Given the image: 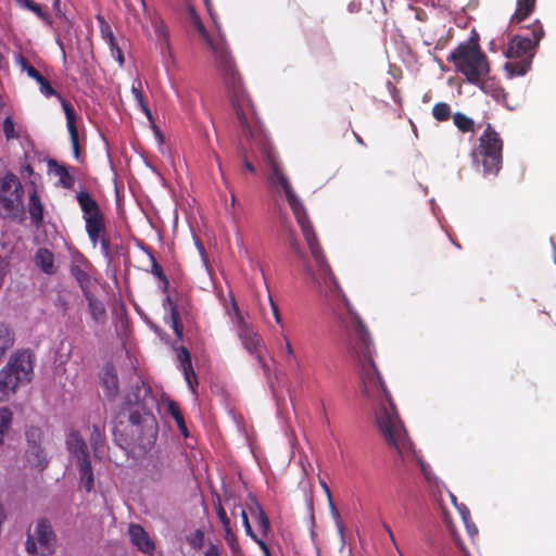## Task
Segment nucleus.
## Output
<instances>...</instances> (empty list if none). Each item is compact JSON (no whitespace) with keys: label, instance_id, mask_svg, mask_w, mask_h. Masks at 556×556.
<instances>
[{"label":"nucleus","instance_id":"nucleus-1","mask_svg":"<svg viewBox=\"0 0 556 556\" xmlns=\"http://www.w3.org/2000/svg\"><path fill=\"white\" fill-rule=\"evenodd\" d=\"M302 233L317 267L316 275L309 267L306 268V273L312 276L327 299L341 300L346 308L348 317L341 319V325L346 329L349 353L358 366L363 394L375 405L377 427L387 444L396 450L402 460H410L415 457L413 443L407 437L392 403L391 394L374 362L375 346L368 328L340 287L314 227L303 230Z\"/></svg>","mask_w":556,"mask_h":556},{"label":"nucleus","instance_id":"nucleus-2","mask_svg":"<svg viewBox=\"0 0 556 556\" xmlns=\"http://www.w3.org/2000/svg\"><path fill=\"white\" fill-rule=\"evenodd\" d=\"M240 126L243 132L247 134L249 138H251L252 140L260 144L262 157L270 169L268 180L274 187H281V189L283 190L288 204L301 228V231L312 227L313 224L307 215V212L302 201L294 192L288 177L285 175L283 170L280 167V164L277 161V153L260 121V117H256L251 122H248L247 125Z\"/></svg>","mask_w":556,"mask_h":556},{"label":"nucleus","instance_id":"nucleus-3","mask_svg":"<svg viewBox=\"0 0 556 556\" xmlns=\"http://www.w3.org/2000/svg\"><path fill=\"white\" fill-rule=\"evenodd\" d=\"M207 46L213 52L215 65L224 78L238 124L247 125L248 122L258 117V115L243 85L229 47L223 38L218 41L212 40Z\"/></svg>","mask_w":556,"mask_h":556},{"label":"nucleus","instance_id":"nucleus-4","mask_svg":"<svg viewBox=\"0 0 556 556\" xmlns=\"http://www.w3.org/2000/svg\"><path fill=\"white\" fill-rule=\"evenodd\" d=\"M149 393L144 386H132L126 394L124 407L130 412V434L134 443L140 447H148L157 437V422L152 413L144 407L143 400Z\"/></svg>","mask_w":556,"mask_h":556},{"label":"nucleus","instance_id":"nucleus-5","mask_svg":"<svg viewBox=\"0 0 556 556\" xmlns=\"http://www.w3.org/2000/svg\"><path fill=\"white\" fill-rule=\"evenodd\" d=\"M544 34L541 22L536 20L526 28L525 34L515 35L510 39L505 52L510 60L505 64L508 77L522 76L530 70L535 49Z\"/></svg>","mask_w":556,"mask_h":556},{"label":"nucleus","instance_id":"nucleus-6","mask_svg":"<svg viewBox=\"0 0 556 556\" xmlns=\"http://www.w3.org/2000/svg\"><path fill=\"white\" fill-rule=\"evenodd\" d=\"M448 60L469 84L483 89L485 78L490 74V63L477 40L460 42L451 52Z\"/></svg>","mask_w":556,"mask_h":556},{"label":"nucleus","instance_id":"nucleus-7","mask_svg":"<svg viewBox=\"0 0 556 556\" xmlns=\"http://www.w3.org/2000/svg\"><path fill=\"white\" fill-rule=\"evenodd\" d=\"M76 200L83 212L85 229L93 247L100 244L102 255L108 262L112 261V245L110 233L106 230L104 214L98 202L88 191H80L76 194Z\"/></svg>","mask_w":556,"mask_h":556},{"label":"nucleus","instance_id":"nucleus-8","mask_svg":"<svg viewBox=\"0 0 556 556\" xmlns=\"http://www.w3.org/2000/svg\"><path fill=\"white\" fill-rule=\"evenodd\" d=\"M34 375L33 354L28 350L15 352L0 369V402L9 401L21 386L31 381Z\"/></svg>","mask_w":556,"mask_h":556},{"label":"nucleus","instance_id":"nucleus-9","mask_svg":"<svg viewBox=\"0 0 556 556\" xmlns=\"http://www.w3.org/2000/svg\"><path fill=\"white\" fill-rule=\"evenodd\" d=\"M24 189L13 173H7L0 180V212L4 218L12 220L23 219Z\"/></svg>","mask_w":556,"mask_h":556},{"label":"nucleus","instance_id":"nucleus-10","mask_svg":"<svg viewBox=\"0 0 556 556\" xmlns=\"http://www.w3.org/2000/svg\"><path fill=\"white\" fill-rule=\"evenodd\" d=\"M477 154L481 156L484 174L497 175L503 161V140L491 124L479 138Z\"/></svg>","mask_w":556,"mask_h":556},{"label":"nucleus","instance_id":"nucleus-11","mask_svg":"<svg viewBox=\"0 0 556 556\" xmlns=\"http://www.w3.org/2000/svg\"><path fill=\"white\" fill-rule=\"evenodd\" d=\"M56 546V536L51 525L46 519H40L34 534H28L26 541V551L29 555H52Z\"/></svg>","mask_w":556,"mask_h":556},{"label":"nucleus","instance_id":"nucleus-12","mask_svg":"<svg viewBox=\"0 0 556 556\" xmlns=\"http://www.w3.org/2000/svg\"><path fill=\"white\" fill-rule=\"evenodd\" d=\"M232 309L235 313L238 337L241 340L242 345L249 353L256 354L263 342L262 337L245 323L235 300L232 302Z\"/></svg>","mask_w":556,"mask_h":556},{"label":"nucleus","instance_id":"nucleus-13","mask_svg":"<svg viewBox=\"0 0 556 556\" xmlns=\"http://www.w3.org/2000/svg\"><path fill=\"white\" fill-rule=\"evenodd\" d=\"M240 130V143L238 147V153L242 161L244 168L251 174H255V166L252 163V160L257 159V154H261L260 144L248 137L247 134L243 132L241 126L239 125Z\"/></svg>","mask_w":556,"mask_h":556},{"label":"nucleus","instance_id":"nucleus-14","mask_svg":"<svg viewBox=\"0 0 556 556\" xmlns=\"http://www.w3.org/2000/svg\"><path fill=\"white\" fill-rule=\"evenodd\" d=\"M130 542L142 553L152 555L155 551V544L150 539L144 528L137 523H130L128 528Z\"/></svg>","mask_w":556,"mask_h":556},{"label":"nucleus","instance_id":"nucleus-15","mask_svg":"<svg viewBox=\"0 0 556 556\" xmlns=\"http://www.w3.org/2000/svg\"><path fill=\"white\" fill-rule=\"evenodd\" d=\"M62 108L66 117V125L71 138V143L74 151V156L79 159V141H78V129L76 126V112L73 105L65 99H62Z\"/></svg>","mask_w":556,"mask_h":556},{"label":"nucleus","instance_id":"nucleus-16","mask_svg":"<svg viewBox=\"0 0 556 556\" xmlns=\"http://www.w3.org/2000/svg\"><path fill=\"white\" fill-rule=\"evenodd\" d=\"M102 387L105 395L109 399H114L119 391L118 377L113 365L108 364L104 366L101 376Z\"/></svg>","mask_w":556,"mask_h":556},{"label":"nucleus","instance_id":"nucleus-17","mask_svg":"<svg viewBox=\"0 0 556 556\" xmlns=\"http://www.w3.org/2000/svg\"><path fill=\"white\" fill-rule=\"evenodd\" d=\"M66 446L77 460L89 457L88 446L78 431H72L66 438Z\"/></svg>","mask_w":556,"mask_h":556},{"label":"nucleus","instance_id":"nucleus-18","mask_svg":"<svg viewBox=\"0 0 556 556\" xmlns=\"http://www.w3.org/2000/svg\"><path fill=\"white\" fill-rule=\"evenodd\" d=\"M85 299L88 302V311L92 318V320L97 325H104L108 319L106 308L102 301L97 299L92 292L87 293V295H84Z\"/></svg>","mask_w":556,"mask_h":556},{"label":"nucleus","instance_id":"nucleus-19","mask_svg":"<svg viewBox=\"0 0 556 556\" xmlns=\"http://www.w3.org/2000/svg\"><path fill=\"white\" fill-rule=\"evenodd\" d=\"M58 24L55 27H53L55 36H56V43L61 48L63 54L65 55V49L63 45V39H71L73 26L74 23L71 18L67 17L66 14L61 15L56 17Z\"/></svg>","mask_w":556,"mask_h":556},{"label":"nucleus","instance_id":"nucleus-20","mask_svg":"<svg viewBox=\"0 0 556 556\" xmlns=\"http://www.w3.org/2000/svg\"><path fill=\"white\" fill-rule=\"evenodd\" d=\"M178 359L180 362V366L184 370L185 378L189 384V387L194 390L193 381L198 384L195 372L192 367L191 355L189 350L186 346H180L178 352Z\"/></svg>","mask_w":556,"mask_h":556},{"label":"nucleus","instance_id":"nucleus-21","mask_svg":"<svg viewBox=\"0 0 556 556\" xmlns=\"http://www.w3.org/2000/svg\"><path fill=\"white\" fill-rule=\"evenodd\" d=\"M80 483L86 492H90L94 485L93 471L91 467L90 456L77 460Z\"/></svg>","mask_w":556,"mask_h":556},{"label":"nucleus","instance_id":"nucleus-22","mask_svg":"<svg viewBox=\"0 0 556 556\" xmlns=\"http://www.w3.org/2000/svg\"><path fill=\"white\" fill-rule=\"evenodd\" d=\"M35 263L40 270L47 275H53L55 273L54 255L46 248L38 249L35 255Z\"/></svg>","mask_w":556,"mask_h":556},{"label":"nucleus","instance_id":"nucleus-23","mask_svg":"<svg viewBox=\"0 0 556 556\" xmlns=\"http://www.w3.org/2000/svg\"><path fill=\"white\" fill-rule=\"evenodd\" d=\"M27 462L37 470L42 471L48 466V457L41 445H33L26 450Z\"/></svg>","mask_w":556,"mask_h":556},{"label":"nucleus","instance_id":"nucleus-24","mask_svg":"<svg viewBox=\"0 0 556 556\" xmlns=\"http://www.w3.org/2000/svg\"><path fill=\"white\" fill-rule=\"evenodd\" d=\"M536 0H517L516 11L510 18L511 24H519L528 18L534 11Z\"/></svg>","mask_w":556,"mask_h":556},{"label":"nucleus","instance_id":"nucleus-25","mask_svg":"<svg viewBox=\"0 0 556 556\" xmlns=\"http://www.w3.org/2000/svg\"><path fill=\"white\" fill-rule=\"evenodd\" d=\"M28 211H29V215L31 218V223L35 226H40L43 222V205H42L40 198L36 191H34L29 195Z\"/></svg>","mask_w":556,"mask_h":556},{"label":"nucleus","instance_id":"nucleus-26","mask_svg":"<svg viewBox=\"0 0 556 556\" xmlns=\"http://www.w3.org/2000/svg\"><path fill=\"white\" fill-rule=\"evenodd\" d=\"M443 522L445 523L454 543L457 545V547L462 551L464 556H471L466 545L460 540L459 534L457 533L455 526L452 521V517L447 511H443L442 514Z\"/></svg>","mask_w":556,"mask_h":556},{"label":"nucleus","instance_id":"nucleus-27","mask_svg":"<svg viewBox=\"0 0 556 556\" xmlns=\"http://www.w3.org/2000/svg\"><path fill=\"white\" fill-rule=\"evenodd\" d=\"M70 271L79 285L84 295H87V293L91 292L90 277L85 269H83L79 265H72Z\"/></svg>","mask_w":556,"mask_h":556},{"label":"nucleus","instance_id":"nucleus-28","mask_svg":"<svg viewBox=\"0 0 556 556\" xmlns=\"http://www.w3.org/2000/svg\"><path fill=\"white\" fill-rule=\"evenodd\" d=\"M167 409H168V413L170 414V416L175 419L180 433L185 438H188L189 431H188L184 415L181 413L180 406L176 402L170 401L168 403Z\"/></svg>","mask_w":556,"mask_h":556},{"label":"nucleus","instance_id":"nucleus-29","mask_svg":"<svg viewBox=\"0 0 556 556\" xmlns=\"http://www.w3.org/2000/svg\"><path fill=\"white\" fill-rule=\"evenodd\" d=\"M17 3L21 7L26 8L29 11L34 12L42 22H45L49 26H53V21L51 20V17L35 1H33V0H17Z\"/></svg>","mask_w":556,"mask_h":556},{"label":"nucleus","instance_id":"nucleus-30","mask_svg":"<svg viewBox=\"0 0 556 556\" xmlns=\"http://www.w3.org/2000/svg\"><path fill=\"white\" fill-rule=\"evenodd\" d=\"M189 17L191 25L197 29L201 38L207 43H211L213 40L206 30L204 24L202 23L200 16L197 14L195 10L193 8H189Z\"/></svg>","mask_w":556,"mask_h":556},{"label":"nucleus","instance_id":"nucleus-31","mask_svg":"<svg viewBox=\"0 0 556 556\" xmlns=\"http://www.w3.org/2000/svg\"><path fill=\"white\" fill-rule=\"evenodd\" d=\"M90 443L93 448L94 455L98 456L99 453L102 452V448L105 443V437L103 430L97 426H92V430L90 433Z\"/></svg>","mask_w":556,"mask_h":556},{"label":"nucleus","instance_id":"nucleus-32","mask_svg":"<svg viewBox=\"0 0 556 556\" xmlns=\"http://www.w3.org/2000/svg\"><path fill=\"white\" fill-rule=\"evenodd\" d=\"M13 420V413L8 407L0 408V446L3 443L4 437L11 428Z\"/></svg>","mask_w":556,"mask_h":556},{"label":"nucleus","instance_id":"nucleus-33","mask_svg":"<svg viewBox=\"0 0 556 556\" xmlns=\"http://www.w3.org/2000/svg\"><path fill=\"white\" fill-rule=\"evenodd\" d=\"M97 21H98L99 26H100V31H101L102 38L110 46L111 50H113L114 47L116 46V40H115V37L113 35V31H112V28H111L110 24L100 14L97 15Z\"/></svg>","mask_w":556,"mask_h":556},{"label":"nucleus","instance_id":"nucleus-34","mask_svg":"<svg viewBox=\"0 0 556 556\" xmlns=\"http://www.w3.org/2000/svg\"><path fill=\"white\" fill-rule=\"evenodd\" d=\"M454 125L463 132H471L475 130V122L464 113L456 112L453 115Z\"/></svg>","mask_w":556,"mask_h":556},{"label":"nucleus","instance_id":"nucleus-35","mask_svg":"<svg viewBox=\"0 0 556 556\" xmlns=\"http://www.w3.org/2000/svg\"><path fill=\"white\" fill-rule=\"evenodd\" d=\"M60 185L65 189H72L75 185V177L65 165H59L55 169Z\"/></svg>","mask_w":556,"mask_h":556},{"label":"nucleus","instance_id":"nucleus-36","mask_svg":"<svg viewBox=\"0 0 556 556\" xmlns=\"http://www.w3.org/2000/svg\"><path fill=\"white\" fill-rule=\"evenodd\" d=\"M25 437L29 448L33 445H41L43 433L39 427L30 426L26 429Z\"/></svg>","mask_w":556,"mask_h":556},{"label":"nucleus","instance_id":"nucleus-37","mask_svg":"<svg viewBox=\"0 0 556 556\" xmlns=\"http://www.w3.org/2000/svg\"><path fill=\"white\" fill-rule=\"evenodd\" d=\"M254 504H255V509L257 513V526H258L262 534L267 535L271 529L270 521H269L266 513L262 508V506L257 502H255Z\"/></svg>","mask_w":556,"mask_h":556},{"label":"nucleus","instance_id":"nucleus-38","mask_svg":"<svg viewBox=\"0 0 556 556\" xmlns=\"http://www.w3.org/2000/svg\"><path fill=\"white\" fill-rule=\"evenodd\" d=\"M432 115L433 117L439 122H445L451 116V108L445 102H439L434 104L432 109Z\"/></svg>","mask_w":556,"mask_h":556},{"label":"nucleus","instance_id":"nucleus-39","mask_svg":"<svg viewBox=\"0 0 556 556\" xmlns=\"http://www.w3.org/2000/svg\"><path fill=\"white\" fill-rule=\"evenodd\" d=\"M152 25H153L156 37L160 40H163L166 49L169 50L168 30H167L164 22L160 18H155V20H153Z\"/></svg>","mask_w":556,"mask_h":556},{"label":"nucleus","instance_id":"nucleus-40","mask_svg":"<svg viewBox=\"0 0 556 556\" xmlns=\"http://www.w3.org/2000/svg\"><path fill=\"white\" fill-rule=\"evenodd\" d=\"M224 538L233 555H237L241 552V547L238 543L237 535L235 534L232 529L224 531Z\"/></svg>","mask_w":556,"mask_h":556},{"label":"nucleus","instance_id":"nucleus-41","mask_svg":"<svg viewBox=\"0 0 556 556\" xmlns=\"http://www.w3.org/2000/svg\"><path fill=\"white\" fill-rule=\"evenodd\" d=\"M37 83L40 87V91L42 94H45L47 98L55 96L62 102L63 98L55 91V89L50 85L47 78L42 76L39 80H37Z\"/></svg>","mask_w":556,"mask_h":556},{"label":"nucleus","instance_id":"nucleus-42","mask_svg":"<svg viewBox=\"0 0 556 556\" xmlns=\"http://www.w3.org/2000/svg\"><path fill=\"white\" fill-rule=\"evenodd\" d=\"M2 128L7 140H11L18 137L14 129V122L10 116L4 118Z\"/></svg>","mask_w":556,"mask_h":556},{"label":"nucleus","instance_id":"nucleus-43","mask_svg":"<svg viewBox=\"0 0 556 556\" xmlns=\"http://www.w3.org/2000/svg\"><path fill=\"white\" fill-rule=\"evenodd\" d=\"M170 327L178 340L184 339V325L180 319V314L170 317Z\"/></svg>","mask_w":556,"mask_h":556},{"label":"nucleus","instance_id":"nucleus-44","mask_svg":"<svg viewBox=\"0 0 556 556\" xmlns=\"http://www.w3.org/2000/svg\"><path fill=\"white\" fill-rule=\"evenodd\" d=\"M190 546L194 549H201L204 545V532L197 530L190 538H188Z\"/></svg>","mask_w":556,"mask_h":556},{"label":"nucleus","instance_id":"nucleus-45","mask_svg":"<svg viewBox=\"0 0 556 556\" xmlns=\"http://www.w3.org/2000/svg\"><path fill=\"white\" fill-rule=\"evenodd\" d=\"M288 240H289V244H290V249L292 250V252L298 255L300 258H304L305 257V254L304 252L302 251L301 247H300V243L298 241V239L295 238V233L293 230H291L289 232V237H288Z\"/></svg>","mask_w":556,"mask_h":556},{"label":"nucleus","instance_id":"nucleus-46","mask_svg":"<svg viewBox=\"0 0 556 556\" xmlns=\"http://www.w3.org/2000/svg\"><path fill=\"white\" fill-rule=\"evenodd\" d=\"M240 515L247 535H249L253 541L260 539L251 527L247 511L244 509H241Z\"/></svg>","mask_w":556,"mask_h":556},{"label":"nucleus","instance_id":"nucleus-47","mask_svg":"<svg viewBox=\"0 0 556 556\" xmlns=\"http://www.w3.org/2000/svg\"><path fill=\"white\" fill-rule=\"evenodd\" d=\"M163 307L166 309V311H169L170 313V317L172 316H175V315H179V307H178V304L177 302L170 296V295H167L164 300H163Z\"/></svg>","mask_w":556,"mask_h":556},{"label":"nucleus","instance_id":"nucleus-48","mask_svg":"<svg viewBox=\"0 0 556 556\" xmlns=\"http://www.w3.org/2000/svg\"><path fill=\"white\" fill-rule=\"evenodd\" d=\"M216 514H217L219 521L222 522L224 531L231 529L230 520L226 514V510L224 509V507L220 504L216 507Z\"/></svg>","mask_w":556,"mask_h":556},{"label":"nucleus","instance_id":"nucleus-49","mask_svg":"<svg viewBox=\"0 0 556 556\" xmlns=\"http://www.w3.org/2000/svg\"><path fill=\"white\" fill-rule=\"evenodd\" d=\"M148 466H151L152 469L154 470L153 472V476H157L160 477L162 475V470H163V463L160 458V456H151L150 457V460L148 463Z\"/></svg>","mask_w":556,"mask_h":556},{"label":"nucleus","instance_id":"nucleus-50","mask_svg":"<svg viewBox=\"0 0 556 556\" xmlns=\"http://www.w3.org/2000/svg\"><path fill=\"white\" fill-rule=\"evenodd\" d=\"M150 260H151V274L154 275L155 277H157L159 280L162 279L163 277H165L166 275L164 274L163 267L157 263L155 257L153 255H150Z\"/></svg>","mask_w":556,"mask_h":556},{"label":"nucleus","instance_id":"nucleus-51","mask_svg":"<svg viewBox=\"0 0 556 556\" xmlns=\"http://www.w3.org/2000/svg\"><path fill=\"white\" fill-rule=\"evenodd\" d=\"M23 67L26 71L27 75L29 77H31L33 79H35L36 81L42 77V75L33 65L28 64L24 59H23Z\"/></svg>","mask_w":556,"mask_h":556},{"label":"nucleus","instance_id":"nucleus-52","mask_svg":"<svg viewBox=\"0 0 556 556\" xmlns=\"http://www.w3.org/2000/svg\"><path fill=\"white\" fill-rule=\"evenodd\" d=\"M136 102L138 103V105L141 109V111L146 114V116L149 119H151L152 118V114H151L150 109L148 108V104H147V102L144 100L143 94H138Z\"/></svg>","mask_w":556,"mask_h":556},{"label":"nucleus","instance_id":"nucleus-53","mask_svg":"<svg viewBox=\"0 0 556 556\" xmlns=\"http://www.w3.org/2000/svg\"><path fill=\"white\" fill-rule=\"evenodd\" d=\"M320 485L321 488L324 489L326 495H327V498H328V503H329V506H330V509L332 511H336V506L332 502V498H331V491L329 489V486L327 485V483L325 481H320Z\"/></svg>","mask_w":556,"mask_h":556},{"label":"nucleus","instance_id":"nucleus-54","mask_svg":"<svg viewBox=\"0 0 556 556\" xmlns=\"http://www.w3.org/2000/svg\"><path fill=\"white\" fill-rule=\"evenodd\" d=\"M464 523H465L467 533L469 534L470 538L473 539L478 534V529H477L476 525L471 521V519L467 520V522H464Z\"/></svg>","mask_w":556,"mask_h":556},{"label":"nucleus","instance_id":"nucleus-55","mask_svg":"<svg viewBox=\"0 0 556 556\" xmlns=\"http://www.w3.org/2000/svg\"><path fill=\"white\" fill-rule=\"evenodd\" d=\"M306 505H307V509L309 511L312 525H314V522H315V518H314V503H313V496L312 495H307L306 496Z\"/></svg>","mask_w":556,"mask_h":556},{"label":"nucleus","instance_id":"nucleus-56","mask_svg":"<svg viewBox=\"0 0 556 556\" xmlns=\"http://www.w3.org/2000/svg\"><path fill=\"white\" fill-rule=\"evenodd\" d=\"M204 556H220L219 547L215 544H210L204 553Z\"/></svg>","mask_w":556,"mask_h":556},{"label":"nucleus","instance_id":"nucleus-57","mask_svg":"<svg viewBox=\"0 0 556 556\" xmlns=\"http://www.w3.org/2000/svg\"><path fill=\"white\" fill-rule=\"evenodd\" d=\"M255 355H256V359H257V362H258L260 366H261V367L263 368V370H264V374H265V375H268L270 369H269V366H268V364L266 363L265 358H264L260 353H256Z\"/></svg>","mask_w":556,"mask_h":556},{"label":"nucleus","instance_id":"nucleus-58","mask_svg":"<svg viewBox=\"0 0 556 556\" xmlns=\"http://www.w3.org/2000/svg\"><path fill=\"white\" fill-rule=\"evenodd\" d=\"M258 547L262 549L263 552V555L264 556H271V553L269 551V547L267 546V544L262 540V539H257L256 541H254Z\"/></svg>","mask_w":556,"mask_h":556},{"label":"nucleus","instance_id":"nucleus-59","mask_svg":"<svg viewBox=\"0 0 556 556\" xmlns=\"http://www.w3.org/2000/svg\"><path fill=\"white\" fill-rule=\"evenodd\" d=\"M112 51V54L114 58L118 61V63L122 65L124 63V56L121 48L116 45Z\"/></svg>","mask_w":556,"mask_h":556},{"label":"nucleus","instance_id":"nucleus-60","mask_svg":"<svg viewBox=\"0 0 556 556\" xmlns=\"http://www.w3.org/2000/svg\"><path fill=\"white\" fill-rule=\"evenodd\" d=\"M131 92L134 94L135 100H137L138 94H143L141 91V81H134L131 86Z\"/></svg>","mask_w":556,"mask_h":556},{"label":"nucleus","instance_id":"nucleus-61","mask_svg":"<svg viewBox=\"0 0 556 556\" xmlns=\"http://www.w3.org/2000/svg\"><path fill=\"white\" fill-rule=\"evenodd\" d=\"M52 7L56 17L65 14V12L61 9V0H53Z\"/></svg>","mask_w":556,"mask_h":556},{"label":"nucleus","instance_id":"nucleus-62","mask_svg":"<svg viewBox=\"0 0 556 556\" xmlns=\"http://www.w3.org/2000/svg\"><path fill=\"white\" fill-rule=\"evenodd\" d=\"M269 301H270V305H271V308H273V314H274L275 320L278 324H280L281 323V317H280L279 309H278L277 305L273 302L271 298H269Z\"/></svg>","mask_w":556,"mask_h":556},{"label":"nucleus","instance_id":"nucleus-63","mask_svg":"<svg viewBox=\"0 0 556 556\" xmlns=\"http://www.w3.org/2000/svg\"><path fill=\"white\" fill-rule=\"evenodd\" d=\"M286 340V353H287V356L290 357V358H294V351H293V348L289 341L288 338H285Z\"/></svg>","mask_w":556,"mask_h":556},{"label":"nucleus","instance_id":"nucleus-64","mask_svg":"<svg viewBox=\"0 0 556 556\" xmlns=\"http://www.w3.org/2000/svg\"><path fill=\"white\" fill-rule=\"evenodd\" d=\"M160 281L162 283V286H161L162 292L163 293H167L168 289H169V280L167 278V276H165L162 279H160Z\"/></svg>","mask_w":556,"mask_h":556}]
</instances>
